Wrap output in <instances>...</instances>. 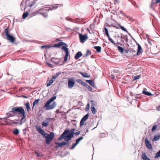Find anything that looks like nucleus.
I'll list each match as a JSON object with an SVG mask.
<instances>
[{"label":"nucleus","mask_w":160,"mask_h":160,"mask_svg":"<svg viewBox=\"0 0 160 160\" xmlns=\"http://www.w3.org/2000/svg\"><path fill=\"white\" fill-rule=\"evenodd\" d=\"M2 35L3 38L10 41L11 42L13 43L15 42V38L12 34H10L8 28H7L4 29L3 33Z\"/></svg>","instance_id":"1"},{"label":"nucleus","mask_w":160,"mask_h":160,"mask_svg":"<svg viewBox=\"0 0 160 160\" xmlns=\"http://www.w3.org/2000/svg\"><path fill=\"white\" fill-rule=\"evenodd\" d=\"M10 112H12L13 114L16 115L17 113L19 114H21L22 117L21 119H24L26 117V113L22 107H16L12 108Z\"/></svg>","instance_id":"2"},{"label":"nucleus","mask_w":160,"mask_h":160,"mask_svg":"<svg viewBox=\"0 0 160 160\" xmlns=\"http://www.w3.org/2000/svg\"><path fill=\"white\" fill-rule=\"evenodd\" d=\"M54 136V133L52 132L47 136L46 138V142L47 144H49L53 140Z\"/></svg>","instance_id":"3"},{"label":"nucleus","mask_w":160,"mask_h":160,"mask_svg":"<svg viewBox=\"0 0 160 160\" xmlns=\"http://www.w3.org/2000/svg\"><path fill=\"white\" fill-rule=\"evenodd\" d=\"M89 115V114L88 113L82 118L80 122V127H82L85 124L84 122L88 118Z\"/></svg>","instance_id":"4"},{"label":"nucleus","mask_w":160,"mask_h":160,"mask_svg":"<svg viewBox=\"0 0 160 160\" xmlns=\"http://www.w3.org/2000/svg\"><path fill=\"white\" fill-rule=\"evenodd\" d=\"M68 88H72L75 84V81L73 78H70L68 80Z\"/></svg>","instance_id":"5"},{"label":"nucleus","mask_w":160,"mask_h":160,"mask_svg":"<svg viewBox=\"0 0 160 160\" xmlns=\"http://www.w3.org/2000/svg\"><path fill=\"white\" fill-rule=\"evenodd\" d=\"M79 37L80 40L81 42L83 43L85 40L88 38V36L87 35H82L81 34H79Z\"/></svg>","instance_id":"6"},{"label":"nucleus","mask_w":160,"mask_h":160,"mask_svg":"<svg viewBox=\"0 0 160 160\" xmlns=\"http://www.w3.org/2000/svg\"><path fill=\"white\" fill-rule=\"evenodd\" d=\"M69 133V131L68 130H65L63 133L61 135L60 137L58 138V140H61L63 139H65L67 136V135Z\"/></svg>","instance_id":"7"},{"label":"nucleus","mask_w":160,"mask_h":160,"mask_svg":"<svg viewBox=\"0 0 160 160\" xmlns=\"http://www.w3.org/2000/svg\"><path fill=\"white\" fill-rule=\"evenodd\" d=\"M52 119V118H47L42 123V126L43 127H47L48 125L49 122Z\"/></svg>","instance_id":"8"},{"label":"nucleus","mask_w":160,"mask_h":160,"mask_svg":"<svg viewBox=\"0 0 160 160\" xmlns=\"http://www.w3.org/2000/svg\"><path fill=\"white\" fill-rule=\"evenodd\" d=\"M73 133H69L67 135L66 137L65 138V140L67 142H68L70 140L71 138L73 137Z\"/></svg>","instance_id":"9"},{"label":"nucleus","mask_w":160,"mask_h":160,"mask_svg":"<svg viewBox=\"0 0 160 160\" xmlns=\"http://www.w3.org/2000/svg\"><path fill=\"white\" fill-rule=\"evenodd\" d=\"M146 147L149 149H152V147L150 142L148 141L147 138H146L145 140Z\"/></svg>","instance_id":"10"},{"label":"nucleus","mask_w":160,"mask_h":160,"mask_svg":"<svg viewBox=\"0 0 160 160\" xmlns=\"http://www.w3.org/2000/svg\"><path fill=\"white\" fill-rule=\"evenodd\" d=\"M63 45H65L66 46H67V45L65 43L63 42H59L58 43L55 44L53 46V47L54 48H59L60 46H63Z\"/></svg>","instance_id":"11"},{"label":"nucleus","mask_w":160,"mask_h":160,"mask_svg":"<svg viewBox=\"0 0 160 160\" xmlns=\"http://www.w3.org/2000/svg\"><path fill=\"white\" fill-rule=\"evenodd\" d=\"M69 142H55L56 144H58V146L56 147L57 148H60L62 146L65 145H68L69 144Z\"/></svg>","instance_id":"12"},{"label":"nucleus","mask_w":160,"mask_h":160,"mask_svg":"<svg viewBox=\"0 0 160 160\" xmlns=\"http://www.w3.org/2000/svg\"><path fill=\"white\" fill-rule=\"evenodd\" d=\"M50 7H49V9H48V11L49 10H53L56 9L59 6L57 4L53 5H50Z\"/></svg>","instance_id":"13"},{"label":"nucleus","mask_w":160,"mask_h":160,"mask_svg":"<svg viewBox=\"0 0 160 160\" xmlns=\"http://www.w3.org/2000/svg\"><path fill=\"white\" fill-rule=\"evenodd\" d=\"M60 59L58 58H52L51 59V61L55 64L59 63Z\"/></svg>","instance_id":"14"},{"label":"nucleus","mask_w":160,"mask_h":160,"mask_svg":"<svg viewBox=\"0 0 160 160\" xmlns=\"http://www.w3.org/2000/svg\"><path fill=\"white\" fill-rule=\"evenodd\" d=\"M56 106V103L55 102H54L51 105H49L47 108V110H50L53 108L54 107Z\"/></svg>","instance_id":"15"},{"label":"nucleus","mask_w":160,"mask_h":160,"mask_svg":"<svg viewBox=\"0 0 160 160\" xmlns=\"http://www.w3.org/2000/svg\"><path fill=\"white\" fill-rule=\"evenodd\" d=\"M56 106V103L55 102H54L51 105H49L47 108V110H50L53 108L54 107Z\"/></svg>","instance_id":"16"},{"label":"nucleus","mask_w":160,"mask_h":160,"mask_svg":"<svg viewBox=\"0 0 160 160\" xmlns=\"http://www.w3.org/2000/svg\"><path fill=\"white\" fill-rule=\"evenodd\" d=\"M56 106V103L55 102H54L51 105H49L47 108V110H50L53 108L54 107Z\"/></svg>","instance_id":"17"},{"label":"nucleus","mask_w":160,"mask_h":160,"mask_svg":"<svg viewBox=\"0 0 160 160\" xmlns=\"http://www.w3.org/2000/svg\"><path fill=\"white\" fill-rule=\"evenodd\" d=\"M137 45H138V51L136 56L138 55L141 52V50H142V47L140 44L138 43H137Z\"/></svg>","instance_id":"18"},{"label":"nucleus","mask_w":160,"mask_h":160,"mask_svg":"<svg viewBox=\"0 0 160 160\" xmlns=\"http://www.w3.org/2000/svg\"><path fill=\"white\" fill-rule=\"evenodd\" d=\"M82 53L80 51L78 52L75 56V58L76 60L79 59L82 55Z\"/></svg>","instance_id":"19"},{"label":"nucleus","mask_w":160,"mask_h":160,"mask_svg":"<svg viewBox=\"0 0 160 160\" xmlns=\"http://www.w3.org/2000/svg\"><path fill=\"white\" fill-rule=\"evenodd\" d=\"M25 1V4L26 5V6H28L27 5L26 3H27V2H29L30 1V0H23V1L21 2V9L22 10H23L25 11L26 8V7L25 8H24L23 9V2H24Z\"/></svg>","instance_id":"20"},{"label":"nucleus","mask_w":160,"mask_h":160,"mask_svg":"<svg viewBox=\"0 0 160 160\" xmlns=\"http://www.w3.org/2000/svg\"><path fill=\"white\" fill-rule=\"evenodd\" d=\"M24 106H25L28 112H29L30 110V107L29 102H28L24 104Z\"/></svg>","instance_id":"21"},{"label":"nucleus","mask_w":160,"mask_h":160,"mask_svg":"<svg viewBox=\"0 0 160 160\" xmlns=\"http://www.w3.org/2000/svg\"><path fill=\"white\" fill-rule=\"evenodd\" d=\"M54 80H53L52 78L50 80H48L47 82V87L50 86L54 82Z\"/></svg>","instance_id":"22"},{"label":"nucleus","mask_w":160,"mask_h":160,"mask_svg":"<svg viewBox=\"0 0 160 160\" xmlns=\"http://www.w3.org/2000/svg\"><path fill=\"white\" fill-rule=\"evenodd\" d=\"M36 129L38 132L42 135H43L45 132L40 127H37Z\"/></svg>","instance_id":"23"},{"label":"nucleus","mask_w":160,"mask_h":160,"mask_svg":"<svg viewBox=\"0 0 160 160\" xmlns=\"http://www.w3.org/2000/svg\"><path fill=\"white\" fill-rule=\"evenodd\" d=\"M86 81L89 84H90L92 87H94L95 84L92 80H86Z\"/></svg>","instance_id":"24"},{"label":"nucleus","mask_w":160,"mask_h":160,"mask_svg":"<svg viewBox=\"0 0 160 160\" xmlns=\"http://www.w3.org/2000/svg\"><path fill=\"white\" fill-rule=\"evenodd\" d=\"M142 93L147 96H151L153 95L150 92L148 91H145L144 90H143Z\"/></svg>","instance_id":"25"},{"label":"nucleus","mask_w":160,"mask_h":160,"mask_svg":"<svg viewBox=\"0 0 160 160\" xmlns=\"http://www.w3.org/2000/svg\"><path fill=\"white\" fill-rule=\"evenodd\" d=\"M160 139V135H155L153 138L152 139V141L153 142H155L158 140Z\"/></svg>","instance_id":"26"},{"label":"nucleus","mask_w":160,"mask_h":160,"mask_svg":"<svg viewBox=\"0 0 160 160\" xmlns=\"http://www.w3.org/2000/svg\"><path fill=\"white\" fill-rule=\"evenodd\" d=\"M142 158L144 160H151L147 157L145 153H142Z\"/></svg>","instance_id":"27"},{"label":"nucleus","mask_w":160,"mask_h":160,"mask_svg":"<svg viewBox=\"0 0 160 160\" xmlns=\"http://www.w3.org/2000/svg\"><path fill=\"white\" fill-rule=\"evenodd\" d=\"M13 133L16 135H18L19 132V130L17 128H15L14 129L13 131Z\"/></svg>","instance_id":"28"},{"label":"nucleus","mask_w":160,"mask_h":160,"mask_svg":"<svg viewBox=\"0 0 160 160\" xmlns=\"http://www.w3.org/2000/svg\"><path fill=\"white\" fill-rule=\"evenodd\" d=\"M94 48L98 52H100L101 51V48L100 46H95Z\"/></svg>","instance_id":"29"},{"label":"nucleus","mask_w":160,"mask_h":160,"mask_svg":"<svg viewBox=\"0 0 160 160\" xmlns=\"http://www.w3.org/2000/svg\"><path fill=\"white\" fill-rule=\"evenodd\" d=\"M117 48L119 52L121 53H122L124 52V49L123 48L120 46H118L117 47Z\"/></svg>","instance_id":"30"},{"label":"nucleus","mask_w":160,"mask_h":160,"mask_svg":"<svg viewBox=\"0 0 160 160\" xmlns=\"http://www.w3.org/2000/svg\"><path fill=\"white\" fill-rule=\"evenodd\" d=\"M91 110L92 113L94 114L96 113L97 112V110L93 106H92L91 107Z\"/></svg>","instance_id":"31"},{"label":"nucleus","mask_w":160,"mask_h":160,"mask_svg":"<svg viewBox=\"0 0 160 160\" xmlns=\"http://www.w3.org/2000/svg\"><path fill=\"white\" fill-rule=\"evenodd\" d=\"M80 74L82 77L84 78H89L90 77V75H88L87 73H83V72H80Z\"/></svg>","instance_id":"32"},{"label":"nucleus","mask_w":160,"mask_h":160,"mask_svg":"<svg viewBox=\"0 0 160 160\" xmlns=\"http://www.w3.org/2000/svg\"><path fill=\"white\" fill-rule=\"evenodd\" d=\"M61 74V72H57L55 75H54L52 77V79H53V80H54L56 78H57L58 76L60 75V74Z\"/></svg>","instance_id":"33"},{"label":"nucleus","mask_w":160,"mask_h":160,"mask_svg":"<svg viewBox=\"0 0 160 160\" xmlns=\"http://www.w3.org/2000/svg\"><path fill=\"white\" fill-rule=\"evenodd\" d=\"M51 102H52L49 100L48 101H47L46 104H45L44 107L45 108H47L49 105H50V103Z\"/></svg>","instance_id":"34"},{"label":"nucleus","mask_w":160,"mask_h":160,"mask_svg":"<svg viewBox=\"0 0 160 160\" xmlns=\"http://www.w3.org/2000/svg\"><path fill=\"white\" fill-rule=\"evenodd\" d=\"M40 99H35L33 102L32 105H33V106H35L36 104H37L38 103Z\"/></svg>","instance_id":"35"},{"label":"nucleus","mask_w":160,"mask_h":160,"mask_svg":"<svg viewBox=\"0 0 160 160\" xmlns=\"http://www.w3.org/2000/svg\"><path fill=\"white\" fill-rule=\"evenodd\" d=\"M62 49L65 51V53H68V48L66 46H63L62 47Z\"/></svg>","instance_id":"36"},{"label":"nucleus","mask_w":160,"mask_h":160,"mask_svg":"<svg viewBox=\"0 0 160 160\" xmlns=\"http://www.w3.org/2000/svg\"><path fill=\"white\" fill-rule=\"evenodd\" d=\"M28 12H26L25 13H24L22 15V18L23 19H25L28 16Z\"/></svg>","instance_id":"37"},{"label":"nucleus","mask_w":160,"mask_h":160,"mask_svg":"<svg viewBox=\"0 0 160 160\" xmlns=\"http://www.w3.org/2000/svg\"><path fill=\"white\" fill-rule=\"evenodd\" d=\"M159 157H160V150L156 153L154 158H158Z\"/></svg>","instance_id":"38"},{"label":"nucleus","mask_w":160,"mask_h":160,"mask_svg":"<svg viewBox=\"0 0 160 160\" xmlns=\"http://www.w3.org/2000/svg\"><path fill=\"white\" fill-rule=\"evenodd\" d=\"M83 138V137H81L78 139H76V142L78 144L79 143L80 141Z\"/></svg>","instance_id":"39"},{"label":"nucleus","mask_w":160,"mask_h":160,"mask_svg":"<svg viewBox=\"0 0 160 160\" xmlns=\"http://www.w3.org/2000/svg\"><path fill=\"white\" fill-rule=\"evenodd\" d=\"M140 78V75H137L134 76L133 78V81H134L135 80L138 79Z\"/></svg>","instance_id":"40"},{"label":"nucleus","mask_w":160,"mask_h":160,"mask_svg":"<svg viewBox=\"0 0 160 160\" xmlns=\"http://www.w3.org/2000/svg\"><path fill=\"white\" fill-rule=\"evenodd\" d=\"M121 38H122L124 39L126 42H128V35H126L125 36H124V37H123L121 36Z\"/></svg>","instance_id":"41"},{"label":"nucleus","mask_w":160,"mask_h":160,"mask_svg":"<svg viewBox=\"0 0 160 160\" xmlns=\"http://www.w3.org/2000/svg\"><path fill=\"white\" fill-rule=\"evenodd\" d=\"M156 4V3L155 2V0H152L151 4V8L153 9L154 8L153 7V6Z\"/></svg>","instance_id":"42"},{"label":"nucleus","mask_w":160,"mask_h":160,"mask_svg":"<svg viewBox=\"0 0 160 160\" xmlns=\"http://www.w3.org/2000/svg\"><path fill=\"white\" fill-rule=\"evenodd\" d=\"M68 56V53H65V56L64 57V61L65 62H66L67 61Z\"/></svg>","instance_id":"43"},{"label":"nucleus","mask_w":160,"mask_h":160,"mask_svg":"<svg viewBox=\"0 0 160 160\" xmlns=\"http://www.w3.org/2000/svg\"><path fill=\"white\" fill-rule=\"evenodd\" d=\"M10 113H7V115L8 117V118H9L11 117H12L14 116V114H13L12 112H9Z\"/></svg>","instance_id":"44"},{"label":"nucleus","mask_w":160,"mask_h":160,"mask_svg":"<svg viewBox=\"0 0 160 160\" xmlns=\"http://www.w3.org/2000/svg\"><path fill=\"white\" fill-rule=\"evenodd\" d=\"M112 26L117 28H120L121 27V25L118 24H115L114 25H113Z\"/></svg>","instance_id":"45"},{"label":"nucleus","mask_w":160,"mask_h":160,"mask_svg":"<svg viewBox=\"0 0 160 160\" xmlns=\"http://www.w3.org/2000/svg\"><path fill=\"white\" fill-rule=\"evenodd\" d=\"M90 51L89 50H88L87 51L86 53L83 56L84 57H87L88 56V53H90L89 54H90Z\"/></svg>","instance_id":"46"},{"label":"nucleus","mask_w":160,"mask_h":160,"mask_svg":"<svg viewBox=\"0 0 160 160\" xmlns=\"http://www.w3.org/2000/svg\"><path fill=\"white\" fill-rule=\"evenodd\" d=\"M77 144H78L76 142L75 143L72 144V147L71 148H70L69 149H74L75 148V147H76V146Z\"/></svg>","instance_id":"47"},{"label":"nucleus","mask_w":160,"mask_h":160,"mask_svg":"<svg viewBox=\"0 0 160 160\" xmlns=\"http://www.w3.org/2000/svg\"><path fill=\"white\" fill-rule=\"evenodd\" d=\"M50 47H51V46L50 45H45L42 46L41 47V48L42 49H44L45 48H49Z\"/></svg>","instance_id":"48"},{"label":"nucleus","mask_w":160,"mask_h":160,"mask_svg":"<svg viewBox=\"0 0 160 160\" xmlns=\"http://www.w3.org/2000/svg\"><path fill=\"white\" fill-rule=\"evenodd\" d=\"M25 121V119H21L20 121L19 124L20 125H22L23 123Z\"/></svg>","instance_id":"49"},{"label":"nucleus","mask_w":160,"mask_h":160,"mask_svg":"<svg viewBox=\"0 0 160 160\" xmlns=\"http://www.w3.org/2000/svg\"><path fill=\"white\" fill-rule=\"evenodd\" d=\"M114 46H116L117 45V43H116L114 41L112 40V38L109 39V40Z\"/></svg>","instance_id":"50"},{"label":"nucleus","mask_w":160,"mask_h":160,"mask_svg":"<svg viewBox=\"0 0 160 160\" xmlns=\"http://www.w3.org/2000/svg\"><path fill=\"white\" fill-rule=\"evenodd\" d=\"M157 127V125H153L152 129V131H155V130H156V129Z\"/></svg>","instance_id":"51"},{"label":"nucleus","mask_w":160,"mask_h":160,"mask_svg":"<svg viewBox=\"0 0 160 160\" xmlns=\"http://www.w3.org/2000/svg\"><path fill=\"white\" fill-rule=\"evenodd\" d=\"M104 31L106 35H109L108 30L106 28H104Z\"/></svg>","instance_id":"52"},{"label":"nucleus","mask_w":160,"mask_h":160,"mask_svg":"<svg viewBox=\"0 0 160 160\" xmlns=\"http://www.w3.org/2000/svg\"><path fill=\"white\" fill-rule=\"evenodd\" d=\"M56 98V96H53L50 99H49L51 102L54 101Z\"/></svg>","instance_id":"53"},{"label":"nucleus","mask_w":160,"mask_h":160,"mask_svg":"<svg viewBox=\"0 0 160 160\" xmlns=\"http://www.w3.org/2000/svg\"><path fill=\"white\" fill-rule=\"evenodd\" d=\"M86 87L88 88V90L89 91H91L92 90V88L91 87L89 86L88 85H87L86 86Z\"/></svg>","instance_id":"54"},{"label":"nucleus","mask_w":160,"mask_h":160,"mask_svg":"<svg viewBox=\"0 0 160 160\" xmlns=\"http://www.w3.org/2000/svg\"><path fill=\"white\" fill-rule=\"evenodd\" d=\"M120 28L122 30H123V31H125V32H128V31H127V30L126 29V28H125L123 27H122V26H121V27H120Z\"/></svg>","instance_id":"55"},{"label":"nucleus","mask_w":160,"mask_h":160,"mask_svg":"<svg viewBox=\"0 0 160 160\" xmlns=\"http://www.w3.org/2000/svg\"><path fill=\"white\" fill-rule=\"evenodd\" d=\"M40 14L42 15L44 17L46 18L48 16V15L46 14H45L44 13H39Z\"/></svg>","instance_id":"56"},{"label":"nucleus","mask_w":160,"mask_h":160,"mask_svg":"<svg viewBox=\"0 0 160 160\" xmlns=\"http://www.w3.org/2000/svg\"><path fill=\"white\" fill-rule=\"evenodd\" d=\"M75 129H72L71 130H70V131H69V133H73V135L74 134V131H75Z\"/></svg>","instance_id":"57"},{"label":"nucleus","mask_w":160,"mask_h":160,"mask_svg":"<svg viewBox=\"0 0 160 160\" xmlns=\"http://www.w3.org/2000/svg\"><path fill=\"white\" fill-rule=\"evenodd\" d=\"M27 128H26L23 130V134L26 135V132H27Z\"/></svg>","instance_id":"58"},{"label":"nucleus","mask_w":160,"mask_h":160,"mask_svg":"<svg viewBox=\"0 0 160 160\" xmlns=\"http://www.w3.org/2000/svg\"><path fill=\"white\" fill-rule=\"evenodd\" d=\"M47 64L50 67L52 68L54 67V66L48 62L47 63Z\"/></svg>","instance_id":"59"},{"label":"nucleus","mask_w":160,"mask_h":160,"mask_svg":"<svg viewBox=\"0 0 160 160\" xmlns=\"http://www.w3.org/2000/svg\"><path fill=\"white\" fill-rule=\"evenodd\" d=\"M76 82L79 83H81L82 84V80L81 79H77L76 80Z\"/></svg>","instance_id":"60"},{"label":"nucleus","mask_w":160,"mask_h":160,"mask_svg":"<svg viewBox=\"0 0 160 160\" xmlns=\"http://www.w3.org/2000/svg\"><path fill=\"white\" fill-rule=\"evenodd\" d=\"M66 19L67 20H68V21H71L72 22H73V21H72V19H71V18H70V17H67L66 18Z\"/></svg>","instance_id":"61"},{"label":"nucleus","mask_w":160,"mask_h":160,"mask_svg":"<svg viewBox=\"0 0 160 160\" xmlns=\"http://www.w3.org/2000/svg\"><path fill=\"white\" fill-rule=\"evenodd\" d=\"M48 135L49 134H48L47 133H46L45 132V133H44V134L43 135H43V137L44 138H46L47 137V136H48Z\"/></svg>","instance_id":"62"},{"label":"nucleus","mask_w":160,"mask_h":160,"mask_svg":"<svg viewBox=\"0 0 160 160\" xmlns=\"http://www.w3.org/2000/svg\"><path fill=\"white\" fill-rule=\"evenodd\" d=\"M90 127V126H89L86 127V128L87 129L86 130V133L88 132H89L88 129Z\"/></svg>","instance_id":"63"},{"label":"nucleus","mask_w":160,"mask_h":160,"mask_svg":"<svg viewBox=\"0 0 160 160\" xmlns=\"http://www.w3.org/2000/svg\"><path fill=\"white\" fill-rule=\"evenodd\" d=\"M35 4V3L33 2H32V3L31 4H30V3L29 4H28V6H29V7H32L34 4Z\"/></svg>","instance_id":"64"}]
</instances>
